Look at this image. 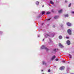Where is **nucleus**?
Returning a JSON list of instances; mask_svg holds the SVG:
<instances>
[{
    "mask_svg": "<svg viewBox=\"0 0 74 74\" xmlns=\"http://www.w3.org/2000/svg\"><path fill=\"white\" fill-rule=\"evenodd\" d=\"M41 71H43V70H41Z\"/></svg>",
    "mask_w": 74,
    "mask_h": 74,
    "instance_id": "obj_31",
    "label": "nucleus"
},
{
    "mask_svg": "<svg viewBox=\"0 0 74 74\" xmlns=\"http://www.w3.org/2000/svg\"><path fill=\"white\" fill-rule=\"evenodd\" d=\"M61 27H62V26H63V25H61Z\"/></svg>",
    "mask_w": 74,
    "mask_h": 74,
    "instance_id": "obj_30",
    "label": "nucleus"
},
{
    "mask_svg": "<svg viewBox=\"0 0 74 74\" xmlns=\"http://www.w3.org/2000/svg\"><path fill=\"white\" fill-rule=\"evenodd\" d=\"M50 20H51V18H49L48 19H47V21H50Z\"/></svg>",
    "mask_w": 74,
    "mask_h": 74,
    "instance_id": "obj_21",
    "label": "nucleus"
},
{
    "mask_svg": "<svg viewBox=\"0 0 74 74\" xmlns=\"http://www.w3.org/2000/svg\"><path fill=\"white\" fill-rule=\"evenodd\" d=\"M59 17L58 16H56L55 17H54V18L55 19H58Z\"/></svg>",
    "mask_w": 74,
    "mask_h": 74,
    "instance_id": "obj_10",
    "label": "nucleus"
},
{
    "mask_svg": "<svg viewBox=\"0 0 74 74\" xmlns=\"http://www.w3.org/2000/svg\"><path fill=\"white\" fill-rule=\"evenodd\" d=\"M45 11H42V15H44L45 14Z\"/></svg>",
    "mask_w": 74,
    "mask_h": 74,
    "instance_id": "obj_14",
    "label": "nucleus"
},
{
    "mask_svg": "<svg viewBox=\"0 0 74 74\" xmlns=\"http://www.w3.org/2000/svg\"><path fill=\"white\" fill-rule=\"evenodd\" d=\"M45 37H46V38H47V37H49V34H45Z\"/></svg>",
    "mask_w": 74,
    "mask_h": 74,
    "instance_id": "obj_5",
    "label": "nucleus"
},
{
    "mask_svg": "<svg viewBox=\"0 0 74 74\" xmlns=\"http://www.w3.org/2000/svg\"><path fill=\"white\" fill-rule=\"evenodd\" d=\"M65 3H67V1H65Z\"/></svg>",
    "mask_w": 74,
    "mask_h": 74,
    "instance_id": "obj_27",
    "label": "nucleus"
},
{
    "mask_svg": "<svg viewBox=\"0 0 74 74\" xmlns=\"http://www.w3.org/2000/svg\"><path fill=\"white\" fill-rule=\"evenodd\" d=\"M41 49H46L47 51H48L49 50L47 48V47H45L43 45L42 46V47H41Z\"/></svg>",
    "mask_w": 74,
    "mask_h": 74,
    "instance_id": "obj_1",
    "label": "nucleus"
},
{
    "mask_svg": "<svg viewBox=\"0 0 74 74\" xmlns=\"http://www.w3.org/2000/svg\"><path fill=\"white\" fill-rule=\"evenodd\" d=\"M64 68L65 67L64 66H61L60 68V70H63L64 69Z\"/></svg>",
    "mask_w": 74,
    "mask_h": 74,
    "instance_id": "obj_3",
    "label": "nucleus"
},
{
    "mask_svg": "<svg viewBox=\"0 0 74 74\" xmlns=\"http://www.w3.org/2000/svg\"><path fill=\"white\" fill-rule=\"evenodd\" d=\"M66 38H67V39H68L69 38V37H66Z\"/></svg>",
    "mask_w": 74,
    "mask_h": 74,
    "instance_id": "obj_26",
    "label": "nucleus"
},
{
    "mask_svg": "<svg viewBox=\"0 0 74 74\" xmlns=\"http://www.w3.org/2000/svg\"><path fill=\"white\" fill-rule=\"evenodd\" d=\"M42 74H44V73H43Z\"/></svg>",
    "mask_w": 74,
    "mask_h": 74,
    "instance_id": "obj_35",
    "label": "nucleus"
},
{
    "mask_svg": "<svg viewBox=\"0 0 74 74\" xmlns=\"http://www.w3.org/2000/svg\"><path fill=\"white\" fill-rule=\"evenodd\" d=\"M56 61H58L59 60V59L57 58L56 59Z\"/></svg>",
    "mask_w": 74,
    "mask_h": 74,
    "instance_id": "obj_23",
    "label": "nucleus"
},
{
    "mask_svg": "<svg viewBox=\"0 0 74 74\" xmlns=\"http://www.w3.org/2000/svg\"><path fill=\"white\" fill-rule=\"evenodd\" d=\"M42 7H44V5H43V6H42Z\"/></svg>",
    "mask_w": 74,
    "mask_h": 74,
    "instance_id": "obj_33",
    "label": "nucleus"
},
{
    "mask_svg": "<svg viewBox=\"0 0 74 74\" xmlns=\"http://www.w3.org/2000/svg\"><path fill=\"white\" fill-rule=\"evenodd\" d=\"M43 41H44V39H43Z\"/></svg>",
    "mask_w": 74,
    "mask_h": 74,
    "instance_id": "obj_32",
    "label": "nucleus"
},
{
    "mask_svg": "<svg viewBox=\"0 0 74 74\" xmlns=\"http://www.w3.org/2000/svg\"><path fill=\"white\" fill-rule=\"evenodd\" d=\"M66 25L68 26H71V24L69 22L67 23Z\"/></svg>",
    "mask_w": 74,
    "mask_h": 74,
    "instance_id": "obj_4",
    "label": "nucleus"
},
{
    "mask_svg": "<svg viewBox=\"0 0 74 74\" xmlns=\"http://www.w3.org/2000/svg\"><path fill=\"white\" fill-rule=\"evenodd\" d=\"M57 49V50H58V49Z\"/></svg>",
    "mask_w": 74,
    "mask_h": 74,
    "instance_id": "obj_34",
    "label": "nucleus"
},
{
    "mask_svg": "<svg viewBox=\"0 0 74 74\" xmlns=\"http://www.w3.org/2000/svg\"><path fill=\"white\" fill-rule=\"evenodd\" d=\"M36 4L37 5H38V4H39V2L38 1H37L36 2Z\"/></svg>",
    "mask_w": 74,
    "mask_h": 74,
    "instance_id": "obj_16",
    "label": "nucleus"
},
{
    "mask_svg": "<svg viewBox=\"0 0 74 74\" xmlns=\"http://www.w3.org/2000/svg\"><path fill=\"white\" fill-rule=\"evenodd\" d=\"M54 27H55L54 26Z\"/></svg>",
    "mask_w": 74,
    "mask_h": 74,
    "instance_id": "obj_36",
    "label": "nucleus"
},
{
    "mask_svg": "<svg viewBox=\"0 0 74 74\" xmlns=\"http://www.w3.org/2000/svg\"><path fill=\"white\" fill-rule=\"evenodd\" d=\"M72 14H74V12H72Z\"/></svg>",
    "mask_w": 74,
    "mask_h": 74,
    "instance_id": "obj_28",
    "label": "nucleus"
},
{
    "mask_svg": "<svg viewBox=\"0 0 74 74\" xmlns=\"http://www.w3.org/2000/svg\"><path fill=\"white\" fill-rule=\"evenodd\" d=\"M42 63L43 65L45 64V65H46V63H45V62L44 61H43L42 62Z\"/></svg>",
    "mask_w": 74,
    "mask_h": 74,
    "instance_id": "obj_17",
    "label": "nucleus"
},
{
    "mask_svg": "<svg viewBox=\"0 0 74 74\" xmlns=\"http://www.w3.org/2000/svg\"><path fill=\"white\" fill-rule=\"evenodd\" d=\"M67 32L69 35H71V30L70 29H68Z\"/></svg>",
    "mask_w": 74,
    "mask_h": 74,
    "instance_id": "obj_2",
    "label": "nucleus"
},
{
    "mask_svg": "<svg viewBox=\"0 0 74 74\" xmlns=\"http://www.w3.org/2000/svg\"><path fill=\"white\" fill-rule=\"evenodd\" d=\"M64 17L65 18H66V17H69V14H66V15H64Z\"/></svg>",
    "mask_w": 74,
    "mask_h": 74,
    "instance_id": "obj_9",
    "label": "nucleus"
},
{
    "mask_svg": "<svg viewBox=\"0 0 74 74\" xmlns=\"http://www.w3.org/2000/svg\"><path fill=\"white\" fill-rule=\"evenodd\" d=\"M62 62L63 63H65V61L64 60L62 61Z\"/></svg>",
    "mask_w": 74,
    "mask_h": 74,
    "instance_id": "obj_25",
    "label": "nucleus"
},
{
    "mask_svg": "<svg viewBox=\"0 0 74 74\" xmlns=\"http://www.w3.org/2000/svg\"><path fill=\"white\" fill-rule=\"evenodd\" d=\"M53 51L54 52H55V53H56V49H53Z\"/></svg>",
    "mask_w": 74,
    "mask_h": 74,
    "instance_id": "obj_13",
    "label": "nucleus"
},
{
    "mask_svg": "<svg viewBox=\"0 0 74 74\" xmlns=\"http://www.w3.org/2000/svg\"><path fill=\"white\" fill-rule=\"evenodd\" d=\"M51 14V12H47V14L48 15H49V14Z\"/></svg>",
    "mask_w": 74,
    "mask_h": 74,
    "instance_id": "obj_18",
    "label": "nucleus"
},
{
    "mask_svg": "<svg viewBox=\"0 0 74 74\" xmlns=\"http://www.w3.org/2000/svg\"><path fill=\"white\" fill-rule=\"evenodd\" d=\"M50 2L51 4H54L53 2H52V1H50Z\"/></svg>",
    "mask_w": 74,
    "mask_h": 74,
    "instance_id": "obj_15",
    "label": "nucleus"
},
{
    "mask_svg": "<svg viewBox=\"0 0 74 74\" xmlns=\"http://www.w3.org/2000/svg\"><path fill=\"white\" fill-rule=\"evenodd\" d=\"M66 43L68 45H70V41H69V40H68L67 42H66Z\"/></svg>",
    "mask_w": 74,
    "mask_h": 74,
    "instance_id": "obj_6",
    "label": "nucleus"
},
{
    "mask_svg": "<svg viewBox=\"0 0 74 74\" xmlns=\"http://www.w3.org/2000/svg\"><path fill=\"white\" fill-rule=\"evenodd\" d=\"M71 3H70L69 5V7H70L71 6Z\"/></svg>",
    "mask_w": 74,
    "mask_h": 74,
    "instance_id": "obj_20",
    "label": "nucleus"
},
{
    "mask_svg": "<svg viewBox=\"0 0 74 74\" xmlns=\"http://www.w3.org/2000/svg\"><path fill=\"white\" fill-rule=\"evenodd\" d=\"M44 25V23H42V25Z\"/></svg>",
    "mask_w": 74,
    "mask_h": 74,
    "instance_id": "obj_29",
    "label": "nucleus"
},
{
    "mask_svg": "<svg viewBox=\"0 0 74 74\" xmlns=\"http://www.w3.org/2000/svg\"><path fill=\"white\" fill-rule=\"evenodd\" d=\"M56 58L55 56H54L51 58L52 60H53Z\"/></svg>",
    "mask_w": 74,
    "mask_h": 74,
    "instance_id": "obj_12",
    "label": "nucleus"
},
{
    "mask_svg": "<svg viewBox=\"0 0 74 74\" xmlns=\"http://www.w3.org/2000/svg\"><path fill=\"white\" fill-rule=\"evenodd\" d=\"M59 39H60V40H61V39L62 38V36H59Z\"/></svg>",
    "mask_w": 74,
    "mask_h": 74,
    "instance_id": "obj_11",
    "label": "nucleus"
},
{
    "mask_svg": "<svg viewBox=\"0 0 74 74\" xmlns=\"http://www.w3.org/2000/svg\"><path fill=\"white\" fill-rule=\"evenodd\" d=\"M51 11L52 12H54V10H51Z\"/></svg>",
    "mask_w": 74,
    "mask_h": 74,
    "instance_id": "obj_22",
    "label": "nucleus"
},
{
    "mask_svg": "<svg viewBox=\"0 0 74 74\" xmlns=\"http://www.w3.org/2000/svg\"><path fill=\"white\" fill-rule=\"evenodd\" d=\"M69 57H70V58H72L71 55L70 54H69Z\"/></svg>",
    "mask_w": 74,
    "mask_h": 74,
    "instance_id": "obj_19",
    "label": "nucleus"
},
{
    "mask_svg": "<svg viewBox=\"0 0 74 74\" xmlns=\"http://www.w3.org/2000/svg\"><path fill=\"white\" fill-rule=\"evenodd\" d=\"M59 46H60V47H61V48H63V46L62 45V44H60V43L59 44Z\"/></svg>",
    "mask_w": 74,
    "mask_h": 74,
    "instance_id": "obj_7",
    "label": "nucleus"
},
{
    "mask_svg": "<svg viewBox=\"0 0 74 74\" xmlns=\"http://www.w3.org/2000/svg\"><path fill=\"white\" fill-rule=\"evenodd\" d=\"M62 10L61 9L58 11V12L59 13H61V12H62Z\"/></svg>",
    "mask_w": 74,
    "mask_h": 74,
    "instance_id": "obj_8",
    "label": "nucleus"
},
{
    "mask_svg": "<svg viewBox=\"0 0 74 74\" xmlns=\"http://www.w3.org/2000/svg\"><path fill=\"white\" fill-rule=\"evenodd\" d=\"M51 71V70H50V69H49L48 70V72L49 73H50V72Z\"/></svg>",
    "mask_w": 74,
    "mask_h": 74,
    "instance_id": "obj_24",
    "label": "nucleus"
}]
</instances>
